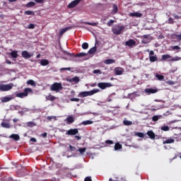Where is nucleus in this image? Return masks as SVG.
I'll list each match as a JSON object with an SVG mask.
<instances>
[{"label": "nucleus", "instance_id": "f257e3e1", "mask_svg": "<svg viewBox=\"0 0 181 181\" xmlns=\"http://www.w3.org/2000/svg\"><path fill=\"white\" fill-rule=\"evenodd\" d=\"M96 93H100V89L94 88L93 90H90V91L81 92L78 95V97H81L82 98H84V97H88L90 95H94V94H96Z\"/></svg>", "mask_w": 181, "mask_h": 181}, {"label": "nucleus", "instance_id": "f03ea898", "mask_svg": "<svg viewBox=\"0 0 181 181\" xmlns=\"http://www.w3.org/2000/svg\"><path fill=\"white\" fill-rule=\"evenodd\" d=\"M29 93H32V88H25L24 89V91L22 93H16V97L18 98H25V97H28L29 95Z\"/></svg>", "mask_w": 181, "mask_h": 181}, {"label": "nucleus", "instance_id": "7ed1b4c3", "mask_svg": "<svg viewBox=\"0 0 181 181\" xmlns=\"http://www.w3.org/2000/svg\"><path fill=\"white\" fill-rule=\"evenodd\" d=\"M124 29H125V27L124 25H115L112 28V32L113 35H121Z\"/></svg>", "mask_w": 181, "mask_h": 181}, {"label": "nucleus", "instance_id": "20e7f679", "mask_svg": "<svg viewBox=\"0 0 181 181\" xmlns=\"http://www.w3.org/2000/svg\"><path fill=\"white\" fill-rule=\"evenodd\" d=\"M62 89L63 86L62 83L57 82L54 83L50 87L51 91H56L57 93H59V91Z\"/></svg>", "mask_w": 181, "mask_h": 181}, {"label": "nucleus", "instance_id": "39448f33", "mask_svg": "<svg viewBox=\"0 0 181 181\" xmlns=\"http://www.w3.org/2000/svg\"><path fill=\"white\" fill-rule=\"evenodd\" d=\"M13 88V83H10L8 84H1L0 85V91H9Z\"/></svg>", "mask_w": 181, "mask_h": 181}, {"label": "nucleus", "instance_id": "423d86ee", "mask_svg": "<svg viewBox=\"0 0 181 181\" xmlns=\"http://www.w3.org/2000/svg\"><path fill=\"white\" fill-rule=\"evenodd\" d=\"M147 52H149L148 57L151 63H155V62H158V56L155 54V52H153V50L149 51V49H148Z\"/></svg>", "mask_w": 181, "mask_h": 181}, {"label": "nucleus", "instance_id": "0eeeda50", "mask_svg": "<svg viewBox=\"0 0 181 181\" xmlns=\"http://www.w3.org/2000/svg\"><path fill=\"white\" fill-rule=\"evenodd\" d=\"M98 87H99V88L101 90H105V88L112 87V84L111 83L100 82L98 83Z\"/></svg>", "mask_w": 181, "mask_h": 181}, {"label": "nucleus", "instance_id": "6e6552de", "mask_svg": "<svg viewBox=\"0 0 181 181\" xmlns=\"http://www.w3.org/2000/svg\"><path fill=\"white\" fill-rule=\"evenodd\" d=\"M114 71L116 76H122V74H124V68L116 67L115 68Z\"/></svg>", "mask_w": 181, "mask_h": 181}, {"label": "nucleus", "instance_id": "1a4fd4ad", "mask_svg": "<svg viewBox=\"0 0 181 181\" xmlns=\"http://www.w3.org/2000/svg\"><path fill=\"white\" fill-rule=\"evenodd\" d=\"M163 139H165L163 141V145H166L169 144H175V139H173V138L166 139V137H163Z\"/></svg>", "mask_w": 181, "mask_h": 181}, {"label": "nucleus", "instance_id": "9d476101", "mask_svg": "<svg viewBox=\"0 0 181 181\" xmlns=\"http://www.w3.org/2000/svg\"><path fill=\"white\" fill-rule=\"evenodd\" d=\"M125 45L129 47H132L133 46H136V42H135V40H134L133 39H130L126 41Z\"/></svg>", "mask_w": 181, "mask_h": 181}, {"label": "nucleus", "instance_id": "9b49d317", "mask_svg": "<svg viewBox=\"0 0 181 181\" xmlns=\"http://www.w3.org/2000/svg\"><path fill=\"white\" fill-rule=\"evenodd\" d=\"M145 93L150 95V94H155L158 93V89L157 88H146L144 90Z\"/></svg>", "mask_w": 181, "mask_h": 181}, {"label": "nucleus", "instance_id": "f8f14e48", "mask_svg": "<svg viewBox=\"0 0 181 181\" xmlns=\"http://www.w3.org/2000/svg\"><path fill=\"white\" fill-rule=\"evenodd\" d=\"M79 2H81V0H74L68 5V8L70 9L75 8V6H77Z\"/></svg>", "mask_w": 181, "mask_h": 181}, {"label": "nucleus", "instance_id": "ddd939ff", "mask_svg": "<svg viewBox=\"0 0 181 181\" xmlns=\"http://www.w3.org/2000/svg\"><path fill=\"white\" fill-rule=\"evenodd\" d=\"M78 134V129H70L66 132V135H77Z\"/></svg>", "mask_w": 181, "mask_h": 181}, {"label": "nucleus", "instance_id": "4468645a", "mask_svg": "<svg viewBox=\"0 0 181 181\" xmlns=\"http://www.w3.org/2000/svg\"><path fill=\"white\" fill-rule=\"evenodd\" d=\"M151 42V39H149V35H143V38L141 40V43H144V45H148Z\"/></svg>", "mask_w": 181, "mask_h": 181}, {"label": "nucleus", "instance_id": "2eb2a0df", "mask_svg": "<svg viewBox=\"0 0 181 181\" xmlns=\"http://www.w3.org/2000/svg\"><path fill=\"white\" fill-rule=\"evenodd\" d=\"M146 135H148V136L150 138V139H155L156 135L155 134V133L153 132V131L152 130H149L146 132Z\"/></svg>", "mask_w": 181, "mask_h": 181}, {"label": "nucleus", "instance_id": "dca6fc26", "mask_svg": "<svg viewBox=\"0 0 181 181\" xmlns=\"http://www.w3.org/2000/svg\"><path fill=\"white\" fill-rule=\"evenodd\" d=\"M21 56L24 59H30L32 57V55H30L28 51H23L21 52Z\"/></svg>", "mask_w": 181, "mask_h": 181}, {"label": "nucleus", "instance_id": "f3484780", "mask_svg": "<svg viewBox=\"0 0 181 181\" xmlns=\"http://www.w3.org/2000/svg\"><path fill=\"white\" fill-rule=\"evenodd\" d=\"M71 29H73V27L69 26V27H66L65 28H62L60 30L59 36H63V35H64V33H66V32H67V30H70Z\"/></svg>", "mask_w": 181, "mask_h": 181}, {"label": "nucleus", "instance_id": "a211bd4d", "mask_svg": "<svg viewBox=\"0 0 181 181\" xmlns=\"http://www.w3.org/2000/svg\"><path fill=\"white\" fill-rule=\"evenodd\" d=\"M11 100H13L12 96H5L1 98V103H8L11 101Z\"/></svg>", "mask_w": 181, "mask_h": 181}, {"label": "nucleus", "instance_id": "6ab92c4d", "mask_svg": "<svg viewBox=\"0 0 181 181\" xmlns=\"http://www.w3.org/2000/svg\"><path fill=\"white\" fill-rule=\"evenodd\" d=\"M9 138L11 139H13L14 141H19L21 139V136H18V134H13L10 135Z\"/></svg>", "mask_w": 181, "mask_h": 181}, {"label": "nucleus", "instance_id": "aec40b11", "mask_svg": "<svg viewBox=\"0 0 181 181\" xmlns=\"http://www.w3.org/2000/svg\"><path fill=\"white\" fill-rule=\"evenodd\" d=\"M130 16L135 17V18H141L142 13H139V12L131 13Z\"/></svg>", "mask_w": 181, "mask_h": 181}, {"label": "nucleus", "instance_id": "412c9836", "mask_svg": "<svg viewBox=\"0 0 181 181\" xmlns=\"http://www.w3.org/2000/svg\"><path fill=\"white\" fill-rule=\"evenodd\" d=\"M73 54V57H86V56H87V53L86 52H81L75 55L74 54Z\"/></svg>", "mask_w": 181, "mask_h": 181}, {"label": "nucleus", "instance_id": "4be33fe9", "mask_svg": "<svg viewBox=\"0 0 181 181\" xmlns=\"http://www.w3.org/2000/svg\"><path fill=\"white\" fill-rule=\"evenodd\" d=\"M65 121L67 122L66 124H73V122H74V117H73V116H69Z\"/></svg>", "mask_w": 181, "mask_h": 181}, {"label": "nucleus", "instance_id": "5701e85b", "mask_svg": "<svg viewBox=\"0 0 181 181\" xmlns=\"http://www.w3.org/2000/svg\"><path fill=\"white\" fill-rule=\"evenodd\" d=\"M69 81H70V83H73L74 82V83H77L80 82V78H78V76H75V77L69 79Z\"/></svg>", "mask_w": 181, "mask_h": 181}, {"label": "nucleus", "instance_id": "b1692460", "mask_svg": "<svg viewBox=\"0 0 181 181\" xmlns=\"http://www.w3.org/2000/svg\"><path fill=\"white\" fill-rule=\"evenodd\" d=\"M170 60V59H172V56H170V54H163L162 55V57H161V60H164V61H166V60Z\"/></svg>", "mask_w": 181, "mask_h": 181}, {"label": "nucleus", "instance_id": "393cba45", "mask_svg": "<svg viewBox=\"0 0 181 181\" xmlns=\"http://www.w3.org/2000/svg\"><path fill=\"white\" fill-rule=\"evenodd\" d=\"M10 54L13 59H18V51H12Z\"/></svg>", "mask_w": 181, "mask_h": 181}, {"label": "nucleus", "instance_id": "a878e982", "mask_svg": "<svg viewBox=\"0 0 181 181\" xmlns=\"http://www.w3.org/2000/svg\"><path fill=\"white\" fill-rule=\"evenodd\" d=\"M96 52H97V47H93L88 50V54H94V53H95Z\"/></svg>", "mask_w": 181, "mask_h": 181}, {"label": "nucleus", "instance_id": "bb28decb", "mask_svg": "<svg viewBox=\"0 0 181 181\" xmlns=\"http://www.w3.org/2000/svg\"><path fill=\"white\" fill-rule=\"evenodd\" d=\"M118 13V6H117V4H113L112 13Z\"/></svg>", "mask_w": 181, "mask_h": 181}, {"label": "nucleus", "instance_id": "cd10ccee", "mask_svg": "<svg viewBox=\"0 0 181 181\" xmlns=\"http://www.w3.org/2000/svg\"><path fill=\"white\" fill-rule=\"evenodd\" d=\"M160 118H162V115H154L152 117V121H153L154 122H156V121H159Z\"/></svg>", "mask_w": 181, "mask_h": 181}, {"label": "nucleus", "instance_id": "c85d7f7f", "mask_svg": "<svg viewBox=\"0 0 181 181\" xmlns=\"http://www.w3.org/2000/svg\"><path fill=\"white\" fill-rule=\"evenodd\" d=\"M93 122L91 120H85L81 123V125H91Z\"/></svg>", "mask_w": 181, "mask_h": 181}, {"label": "nucleus", "instance_id": "c756f323", "mask_svg": "<svg viewBox=\"0 0 181 181\" xmlns=\"http://www.w3.org/2000/svg\"><path fill=\"white\" fill-rule=\"evenodd\" d=\"M40 64H41V66H47L49 64V60H47V59H41Z\"/></svg>", "mask_w": 181, "mask_h": 181}, {"label": "nucleus", "instance_id": "7c9ffc66", "mask_svg": "<svg viewBox=\"0 0 181 181\" xmlns=\"http://www.w3.org/2000/svg\"><path fill=\"white\" fill-rule=\"evenodd\" d=\"M105 64H112V63H115V59H106L104 62Z\"/></svg>", "mask_w": 181, "mask_h": 181}, {"label": "nucleus", "instance_id": "2f4dec72", "mask_svg": "<svg viewBox=\"0 0 181 181\" xmlns=\"http://www.w3.org/2000/svg\"><path fill=\"white\" fill-rule=\"evenodd\" d=\"M171 50H177L176 53H179V50H180V47L179 45H175L170 47Z\"/></svg>", "mask_w": 181, "mask_h": 181}, {"label": "nucleus", "instance_id": "473e14b6", "mask_svg": "<svg viewBox=\"0 0 181 181\" xmlns=\"http://www.w3.org/2000/svg\"><path fill=\"white\" fill-rule=\"evenodd\" d=\"M179 60H181V57H171V59H168V62H179Z\"/></svg>", "mask_w": 181, "mask_h": 181}, {"label": "nucleus", "instance_id": "72a5a7b5", "mask_svg": "<svg viewBox=\"0 0 181 181\" xmlns=\"http://www.w3.org/2000/svg\"><path fill=\"white\" fill-rule=\"evenodd\" d=\"M156 78H158V80H159V81H163V80L165 79V76H163V75H160L159 74H156Z\"/></svg>", "mask_w": 181, "mask_h": 181}, {"label": "nucleus", "instance_id": "f704fd0d", "mask_svg": "<svg viewBox=\"0 0 181 181\" xmlns=\"http://www.w3.org/2000/svg\"><path fill=\"white\" fill-rule=\"evenodd\" d=\"M46 100H47L48 101H54V100H56V97L49 95L48 96H46Z\"/></svg>", "mask_w": 181, "mask_h": 181}, {"label": "nucleus", "instance_id": "c9c22d12", "mask_svg": "<svg viewBox=\"0 0 181 181\" xmlns=\"http://www.w3.org/2000/svg\"><path fill=\"white\" fill-rule=\"evenodd\" d=\"M119 149H122V145H121L119 143H117L115 145V151H118Z\"/></svg>", "mask_w": 181, "mask_h": 181}, {"label": "nucleus", "instance_id": "e433bc0d", "mask_svg": "<svg viewBox=\"0 0 181 181\" xmlns=\"http://www.w3.org/2000/svg\"><path fill=\"white\" fill-rule=\"evenodd\" d=\"M1 125L3 128H11V124H9V123H6L5 122H1Z\"/></svg>", "mask_w": 181, "mask_h": 181}, {"label": "nucleus", "instance_id": "4c0bfd02", "mask_svg": "<svg viewBox=\"0 0 181 181\" xmlns=\"http://www.w3.org/2000/svg\"><path fill=\"white\" fill-rule=\"evenodd\" d=\"M36 5L35 2L30 1L26 4L27 8H32V6H35Z\"/></svg>", "mask_w": 181, "mask_h": 181}, {"label": "nucleus", "instance_id": "58836bf2", "mask_svg": "<svg viewBox=\"0 0 181 181\" xmlns=\"http://www.w3.org/2000/svg\"><path fill=\"white\" fill-rule=\"evenodd\" d=\"M24 14L25 15H33V16H35V11H25L24 12Z\"/></svg>", "mask_w": 181, "mask_h": 181}, {"label": "nucleus", "instance_id": "ea45409f", "mask_svg": "<svg viewBox=\"0 0 181 181\" xmlns=\"http://www.w3.org/2000/svg\"><path fill=\"white\" fill-rule=\"evenodd\" d=\"M123 124L124 125L129 126V125H132V122L129 120H124Z\"/></svg>", "mask_w": 181, "mask_h": 181}, {"label": "nucleus", "instance_id": "a19ab883", "mask_svg": "<svg viewBox=\"0 0 181 181\" xmlns=\"http://www.w3.org/2000/svg\"><path fill=\"white\" fill-rule=\"evenodd\" d=\"M136 135V136H139V138H145V134L142 132H137Z\"/></svg>", "mask_w": 181, "mask_h": 181}, {"label": "nucleus", "instance_id": "79ce46f5", "mask_svg": "<svg viewBox=\"0 0 181 181\" xmlns=\"http://www.w3.org/2000/svg\"><path fill=\"white\" fill-rule=\"evenodd\" d=\"M27 84H28L30 86H35L36 84V83H35V81L30 79L27 81Z\"/></svg>", "mask_w": 181, "mask_h": 181}, {"label": "nucleus", "instance_id": "37998d69", "mask_svg": "<svg viewBox=\"0 0 181 181\" xmlns=\"http://www.w3.org/2000/svg\"><path fill=\"white\" fill-rule=\"evenodd\" d=\"M161 131H165V132H168L169 131L170 128L169 126H163L160 128Z\"/></svg>", "mask_w": 181, "mask_h": 181}, {"label": "nucleus", "instance_id": "c03bdc74", "mask_svg": "<svg viewBox=\"0 0 181 181\" xmlns=\"http://www.w3.org/2000/svg\"><path fill=\"white\" fill-rule=\"evenodd\" d=\"M82 49H83L84 50L88 49V43L87 42H83L82 44Z\"/></svg>", "mask_w": 181, "mask_h": 181}, {"label": "nucleus", "instance_id": "a18cd8bd", "mask_svg": "<svg viewBox=\"0 0 181 181\" xmlns=\"http://www.w3.org/2000/svg\"><path fill=\"white\" fill-rule=\"evenodd\" d=\"M86 149H87V148H86V147L82 148H79L78 150V151L80 152V153H81V155H83V153H84V152H86Z\"/></svg>", "mask_w": 181, "mask_h": 181}, {"label": "nucleus", "instance_id": "49530a36", "mask_svg": "<svg viewBox=\"0 0 181 181\" xmlns=\"http://www.w3.org/2000/svg\"><path fill=\"white\" fill-rule=\"evenodd\" d=\"M167 23H169L170 25H173V23H175V21H173V18H172V17H170V18L167 21Z\"/></svg>", "mask_w": 181, "mask_h": 181}, {"label": "nucleus", "instance_id": "de8ad7c7", "mask_svg": "<svg viewBox=\"0 0 181 181\" xmlns=\"http://www.w3.org/2000/svg\"><path fill=\"white\" fill-rule=\"evenodd\" d=\"M103 72H101V70L100 69H95L93 71V74H102Z\"/></svg>", "mask_w": 181, "mask_h": 181}, {"label": "nucleus", "instance_id": "09e8293b", "mask_svg": "<svg viewBox=\"0 0 181 181\" xmlns=\"http://www.w3.org/2000/svg\"><path fill=\"white\" fill-rule=\"evenodd\" d=\"M69 149H70L71 152H76V147H74L71 145H69Z\"/></svg>", "mask_w": 181, "mask_h": 181}, {"label": "nucleus", "instance_id": "8fccbe9b", "mask_svg": "<svg viewBox=\"0 0 181 181\" xmlns=\"http://www.w3.org/2000/svg\"><path fill=\"white\" fill-rule=\"evenodd\" d=\"M59 70H60V71H66L67 70L69 71H70L71 70V68H70V67H68V68H61Z\"/></svg>", "mask_w": 181, "mask_h": 181}, {"label": "nucleus", "instance_id": "3c124183", "mask_svg": "<svg viewBox=\"0 0 181 181\" xmlns=\"http://www.w3.org/2000/svg\"><path fill=\"white\" fill-rule=\"evenodd\" d=\"M86 25H90V26H97V23H90V22H86Z\"/></svg>", "mask_w": 181, "mask_h": 181}, {"label": "nucleus", "instance_id": "603ef678", "mask_svg": "<svg viewBox=\"0 0 181 181\" xmlns=\"http://www.w3.org/2000/svg\"><path fill=\"white\" fill-rule=\"evenodd\" d=\"M115 21L114 20H110L107 22V26H112V23H114Z\"/></svg>", "mask_w": 181, "mask_h": 181}, {"label": "nucleus", "instance_id": "864d4df0", "mask_svg": "<svg viewBox=\"0 0 181 181\" xmlns=\"http://www.w3.org/2000/svg\"><path fill=\"white\" fill-rule=\"evenodd\" d=\"M70 101H76V103H78V101H80V99L79 98H70L69 99Z\"/></svg>", "mask_w": 181, "mask_h": 181}, {"label": "nucleus", "instance_id": "5fc2aeb1", "mask_svg": "<svg viewBox=\"0 0 181 181\" xmlns=\"http://www.w3.org/2000/svg\"><path fill=\"white\" fill-rule=\"evenodd\" d=\"M28 29H35V24H33V23L29 24Z\"/></svg>", "mask_w": 181, "mask_h": 181}, {"label": "nucleus", "instance_id": "6e6d98bb", "mask_svg": "<svg viewBox=\"0 0 181 181\" xmlns=\"http://www.w3.org/2000/svg\"><path fill=\"white\" fill-rule=\"evenodd\" d=\"M28 127H33L35 125V123L33 122H28L27 123Z\"/></svg>", "mask_w": 181, "mask_h": 181}, {"label": "nucleus", "instance_id": "4d7b16f0", "mask_svg": "<svg viewBox=\"0 0 181 181\" xmlns=\"http://www.w3.org/2000/svg\"><path fill=\"white\" fill-rule=\"evenodd\" d=\"M36 4H44L45 0H34Z\"/></svg>", "mask_w": 181, "mask_h": 181}, {"label": "nucleus", "instance_id": "13d9d810", "mask_svg": "<svg viewBox=\"0 0 181 181\" xmlns=\"http://www.w3.org/2000/svg\"><path fill=\"white\" fill-rule=\"evenodd\" d=\"M105 144H108L109 145H112L114 144V141H112V140H107L105 141Z\"/></svg>", "mask_w": 181, "mask_h": 181}, {"label": "nucleus", "instance_id": "bf43d9fd", "mask_svg": "<svg viewBox=\"0 0 181 181\" xmlns=\"http://www.w3.org/2000/svg\"><path fill=\"white\" fill-rule=\"evenodd\" d=\"M167 84H169V86H173V84H175V82L173 81H168Z\"/></svg>", "mask_w": 181, "mask_h": 181}, {"label": "nucleus", "instance_id": "052dcab7", "mask_svg": "<svg viewBox=\"0 0 181 181\" xmlns=\"http://www.w3.org/2000/svg\"><path fill=\"white\" fill-rule=\"evenodd\" d=\"M173 16L175 18V19H181V16H177V14H173Z\"/></svg>", "mask_w": 181, "mask_h": 181}, {"label": "nucleus", "instance_id": "680f3d73", "mask_svg": "<svg viewBox=\"0 0 181 181\" xmlns=\"http://www.w3.org/2000/svg\"><path fill=\"white\" fill-rule=\"evenodd\" d=\"M64 54H66V56H73V54H71L67 51H64Z\"/></svg>", "mask_w": 181, "mask_h": 181}, {"label": "nucleus", "instance_id": "e2e57ef3", "mask_svg": "<svg viewBox=\"0 0 181 181\" xmlns=\"http://www.w3.org/2000/svg\"><path fill=\"white\" fill-rule=\"evenodd\" d=\"M84 181H93V180H91V177H86Z\"/></svg>", "mask_w": 181, "mask_h": 181}, {"label": "nucleus", "instance_id": "0e129e2a", "mask_svg": "<svg viewBox=\"0 0 181 181\" xmlns=\"http://www.w3.org/2000/svg\"><path fill=\"white\" fill-rule=\"evenodd\" d=\"M54 117L53 116H48L47 117V119H48L49 121H52V119H53Z\"/></svg>", "mask_w": 181, "mask_h": 181}, {"label": "nucleus", "instance_id": "69168bd1", "mask_svg": "<svg viewBox=\"0 0 181 181\" xmlns=\"http://www.w3.org/2000/svg\"><path fill=\"white\" fill-rule=\"evenodd\" d=\"M41 136H42V138H46V136H47V133L45 132L44 134H42Z\"/></svg>", "mask_w": 181, "mask_h": 181}, {"label": "nucleus", "instance_id": "338daca9", "mask_svg": "<svg viewBox=\"0 0 181 181\" xmlns=\"http://www.w3.org/2000/svg\"><path fill=\"white\" fill-rule=\"evenodd\" d=\"M75 138L76 141H80V139H81V136H75Z\"/></svg>", "mask_w": 181, "mask_h": 181}, {"label": "nucleus", "instance_id": "774afa93", "mask_svg": "<svg viewBox=\"0 0 181 181\" xmlns=\"http://www.w3.org/2000/svg\"><path fill=\"white\" fill-rule=\"evenodd\" d=\"M30 141H31V142H36L37 140H36L35 138H31V139H30Z\"/></svg>", "mask_w": 181, "mask_h": 181}]
</instances>
